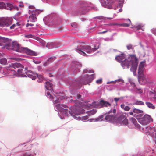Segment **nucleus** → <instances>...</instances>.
Returning <instances> with one entry per match:
<instances>
[{"instance_id": "f257e3e1", "label": "nucleus", "mask_w": 156, "mask_h": 156, "mask_svg": "<svg viewBox=\"0 0 156 156\" xmlns=\"http://www.w3.org/2000/svg\"><path fill=\"white\" fill-rule=\"evenodd\" d=\"M125 55L121 54L115 57V59L118 62H121L122 67H126L131 68H137L138 63V60L135 54H130L127 58L125 59Z\"/></svg>"}, {"instance_id": "f03ea898", "label": "nucleus", "mask_w": 156, "mask_h": 156, "mask_svg": "<svg viewBox=\"0 0 156 156\" xmlns=\"http://www.w3.org/2000/svg\"><path fill=\"white\" fill-rule=\"evenodd\" d=\"M7 44L6 43V45H0L2 48H6L8 49H11L21 53H26L27 54L33 56H36L37 53L35 52L30 50L27 48L21 47L20 45L16 42H13L11 44V41L9 39Z\"/></svg>"}, {"instance_id": "7ed1b4c3", "label": "nucleus", "mask_w": 156, "mask_h": 156, "mask_svg": "<svg viewBox=\"0 0 156 156\" xmlns=\"http://www.w3.org/2000/svg\"><path fill=\"white\" fill-rule=\"evenodd\" d=\"M97 49L98 48H96L91 49V47L88 45H81L77 50L81 51V54L83 56H86V53L90 54L94 51Z\"/></svg>"}, {"instance_id": "20e7f679", "label": "nucleus", "mask_w": 156, "mask_h": 156, "mask_svg": "<svg viewBox=\"0 0 156 156\" xmlns=\"http://www.w3.org/2000/svg\"><path fill=\"white\" fill-rule=\"evenodd\" d=\"M85 110L82 109V108H80L79 110H76L75 111L73 112V114L71 113L70 111H69L67 109H63L62 112H61L65 114V115L68 116H69V115L72 116L73 117L75 116L74 115H80V114H82L84 112Z\"/></svg>"}, {"instance_id": "39448f33", "label": "nucleus", "mask_w": 156, "mask_h": 156, "mask_svg": "<svg viewBox=\"0 0 156 156\" xmlns=\"http://www.w3.org/2000/svg\"><path fill=\"white\" fill-rule=\"evenodd\" d=\"M137 118L139 119V122L143 125H146L153 121V119L151 116L148 115H145L141 118L138 117Z\"/></svg>"}, {"instance_id": "423d86ee", "label": "nucleus", "mask_w": 156, "mask_h": 156, "mask_svg": "<svg viewBox=\"0 0 156 156\" xmlns=\"http://www.w3.org/2000/svg\"><path fill=\"white\" fill-rule=\"evenodd\" d=\"M12 19L9 18H0V26H8L12 23Z\"/></svg>"}, {"instance_id": "0eeeda50", "label": "nucleus", "mask_w": 156, "mask_h": 156, "mask_svg": "<svg viewBox=\"0 0 156 156\" xmlns=\"http://www.w3.org/2000/svg\"><path fill=\"white\" fill-rule=\"evenodd\" d=\"M29 9V13L30 15L33 16H37L41 12V10L35 9L34 7L33 6H30Z\"/></svg>"}, {"instance_id": "6e6552de", "label": "nucleus", "mask_w": 156, "mask_h": 156, "mask_svg": "<svg viewBox=\"0 0 156 156\" xmlns=\"http://www.w3.org/2000/svg\"><path fill=\"white\" fill-rule=\"evenodd\" d=\"M138 80L140 83L141 84L146 83L148 81V80L144 75L138 77Z\"/></svg>"}, {"instance_id": "1a4fd4ad", "label": "nucleus", "mask_w": 156, "mask_h": 156, "mask_svg": "<svg viewBox=\"0 0 156 156\" xmlns=\"http://www.w3.org/2000/svg\"><path fill=\"white\" fill-rule=\"evenodd\" d=\"M115 117L114 115H107L105 118V120L108 122H113L115 119Z\"/></svg>"}, {"instance_id": "9d476101", "label": "nucleus", "mask_w": 156, "mask_h": 156, "mask_svg": "<svg viewBox=\"0 0 156 156\" xmlns=\"http://www.w3.org/2000/svg\"><path fill=\"white\" fill-rule=\"evenodd\" d=\"M67 107V106L65 105L60 104H58L55 105V108L58 110L60 112H62L63 108H66Z\"/></svg>"}, {"instance_id": "9b49d317", "label": "nucleus", "mask_w": 156, "mask_h": 156, "mask_svg": "<svg viewBox=\"0 0 156 156\" xmlns=\"http://www.w3.org/2000/svg\"><path fill=\"white\" fill-rule=\"evenodd\" d=\"M25 72H23V73H26L25 76L29 77H32L34 73L30 70H28V69H24Z\"/></svg>"}, {"instance_id": "f8f14e48", "label": "nucleus", "mask_w": 156, "mask_h": 156, "mask_svg": "<svg viewBox=\"0 0 156 156\" xmlns=\"http://www.w3.org/2000/svg\"><path fill=\"white\" fill-rule=\"evenodd\" d=\"M127 20L128 21L129 23H124L122 24H118L114 23L112 25H119V26H122L123 27H128L130 25V24L131 23V21L129 19H128Z\"/></svg>"}, {"instance_id": "ddd939ff", "label": "nucleus", "mask_w": 156, "mask_h": 156, "mask_svg": "<svg viewBox=\"0 0 156 156\" xmlns=\"http://www.w3.org/2000/svg\"><path fill=\"white\" fill-rule=\"evenodd\" d=\"M56 59L55 57H51L49 58L48 59L44 64V66H47L50 63L52 62Z\"/></svg>"}, {"instance_id": "4468645a", "label": "nucleus", "mask_w": 156, "mask_h": 156, "mask_svg": "<svg viewBox=\"0 0 156 156\" xmlns=\"http://www.w3.org/2000/svg\"><path fill=\"white\" fill-rule=\"evenodd\" d=\"M100 104L102 106H104L106 107H108V106H110L111 105L110 103L104 100H101L100 101Z\"/></svg>"}, {"instance_id": "2eb2a0df", "label": "nucleus", "mask_w": 156, "mask_h": 156, "mask_svg": "<svg viewBox=\"0 0 156 156\" xmlns=\"http://www.w3.org/2000/svg\"><path fill=\"white\" fill-rule=\"evenodd\" d=\"M121 108L125 111H129L131 108L128 106H126L124 104H122L120 105Z\"/></svg>"}, {"instance_id": "dca6fc26", "label": "nucleus", "mask_w": 156, "mask_h": 156, "mask_svg": "<svg viewBox=\"0 0 156 156\" xmlns=\"http://www.w3.org/2000/svg\"><path fill=\"white\" fill-rule=\"evenodd\" d=\"M52 83L49 82H46L45 87L48 90H51L52 88Z\"/></svg>"}, {"instance_id": "f3484780", "label": "nucleus", "mask_w": 156, "mask_h": 156, "mask_svg": "<svg viewBox=\"0 0 156 156\" xmlns=\"http://www.w3.org/2000/svg\"><path fill=\"white\" fill-rule=\"evenodd\" d=\"M130 121L131 122H132L135 126L137 127H138L139 126V125L137 122V121L136 119L133 118L132 117L130 119Z\"/></svg>"}, {"instance_id": "a211bd4d", "label": "nucleus", "mask_w": 156, "mask_h": 156, "mask_svg": "<svg viewBox=\"0 0 156 156\" xmlns=\"http://www.w3.org/2000/svg\"><path fill=\"white\" fill-rule=\"evenodd\" d=\"M2 71H7L8 72H9L8 73V74L11 73L12 74H13V75L16 74V72H15L14 70H11V69H2Z\"/></svg>"}, {"instance_id": "6ab92c4d", "label": "nucleus", "mask_w": 156, "mask_h": 156, "mask_svg": "<svg viewBox=\"0 0 156 156\" xmlns=\"http://www.w3.org/2000/svg\"><path fill=\"white\" fill-rule=\"evenodd\" d=\"M13 67L14 68H23L24 67L23 65L20 63H16L13 64Z\"/></svg>"}, {"instance_id": "aec40b11", "label": "nucleus", "mask_w": 156, "mask_h": 156, "mask_svg": "<svg viewBox=\"0 0 156 156\" xmlns=\"http://www.w3.org/2000/svg\"><path fill=\"white\" fill-rule=\"evenodd\" d=\"M29 20L31 22H35L37 21L36 16L30 15L29 17Z\"/></svg>"}, {"instance_id": "412c9836", "label": "nucleus", "mask_w": 156, "mask_h": 156, "mask_svg": "<svg viewBox=\"0 0 156 156\" xmlns=\"http://www.w3.org/2000/svg\"><path fill=\"white\" fill-rule=\"evenodd\" d=\"M96 112V110L93 109L92 110H90L88 111L87 112V113L88 115L89 116H90L91 115H93L95 114Z\"/></svg>"}, {"instance_id": "4be33fe9", "label": "nucleus", "mask_w": 156, "mask_h": 156, "mask_svg": "<svg viewBox=\"0 0 156 156\" xmlns=\"http://www.w3.org/2000/svg\"><path fill=\"white\" fill-rule=\"evenodd\" d=\"M146 104L147 106L149 108L152 109H154L155 108V107L153 105L149 102H146Z\"/></svg>"}, {"instance_id": "5701e85b", "label": "nucleus", "mask_w": 156, "mask_h": 156, "mask_svg": "<svg viewBox=\"0 0 156 156\" xmlns=\"http://www.w3.org/2000/svg\"><path fill=\"white\" fill-rule=\"evenodd\" d=\"M133 105H144V103L140 101H137L134 103H133Z\"/></svg>"}, {"instance_id": "b1692460", "label": "nucleus", "mask_w": 156, "mask_h": 156, "mask_svg": "<svg viewBox=\"0 0 156 156\" xmlns=\"http://www.w3.org/2000/svg\"><path fill=\"white\" fill-rule=\"evenodd\" d=\"M133 112L134 113H136L137 114L142 113H143V111L142 110L134 108L133 110Z\"/></svg>"}, {"instance_id": "393cba45", "label": "nucleus", "mask_w": 156, "mask_h": 156, "mask_svg": "<svg viewBox=\"0 0 156 156\" xmlns=\"http://www.w3.org/2000/svg\"><path fill=\"white\" fill-rule=\"evenodd\" d=\"M138 77L144 75L143 69H138Z\"/></svg>"}, {"instance_id": "a878e982", "label": "nucleus", "mask_w": 156, "mask_h": 156, "mask_svg": "<svg viewBox=\"0 0 156 156\" xmlns=\"http://www.w3.org/2000/svg\"><path fill=\"white\" fill-rule=\"evenodd\" d=\"M0 63L3 65H5L7 63L6 59L3 58L0 59Z\"/></svg>"}, {"instance_id": "bb28decb", "label": "nucleus", "mask_w": 156, "mask_h": 156, "mask_svg": "<svg viewBox=\"0 0 156 156\" xmlns=\"http://www.w3.org/2000/svg\"><path fill=\"white\" fill-rule=\"evenodd\" d=\"M75 67L76 68H78L82 67V65L80 63L78 62H76L74 63Z\"/></svg>"}, {"instance_id": "cd10ccee", "label": "nucleus", "mask_w": 156, "mask_h": 156, "mask_svg": "<svg viewBox=\"0 0 156 156\" xmlns=\"http://www.w3.org/2000/svg\"><path fill=\"white\" fill-rule=\"evenodd\" d=\"M17 72L19 74H21L23 76H25L26 73H23V72H25L24 69H19L17 70Z\"/></svg>"}, {"instance_id": "c85d7f7f", "label": "nucleus", "mask_w": 156, "mask_h": 156, "mask_svg": "<svg viewBox=\"0 0 156 156\" xmlns=\"http://www.w3.org/2000/svg\"><path fill=\"white\" fill-rule=\"evenodd\" d=\"M125 118H126L123 114H121L119 118V120L121 121L124 119Z\"/></svg>"}, {"instance_id": "c756f323", "label": "nucleus", "mask_w": 156, "mask_h": 156, "mask_svg": "<svg viewBox=\"0 0 156 156\" xmlns=\"http://www.w3.org/2000/svg\"><path fill=\"white\" fill-rule=\"evenodd\" d=\"M145 63V62L144 61L141 62L139 64V68H143L144 67Z\"/></svg>"}, {"instance_id": "7c9ffc66", "label": "nucleus", "mask_w": 156, "mask_h": 156, "mask_svg": "<svg viewBox=\"0 0 156 156\" xmlns=\"http://www.w3.org/2000/svg\"><path fill=\"white\" fill-rule=\"evenodd\" d=\"M5 7V4L2 2H0V9H3Z\"/></svg>"}, {"instance_id": "2f4dec72", "label": "nucleus", "mask_w": 156, "mask_h": 156, "mask_svg": "<svg viewBox=\"0 0 156 156\" xmlns=\"http://www.w3.org/2000/svg\"><path fill=\"white\" fill-rule=\"evenodd\" d=\"M121 121L122 122V124L124 125H126L128 123V120L126 118H125L123 120Z\"/></svg>"}, {"instance_id": "473e14b6", "label": "nucleus", "mask_w": 156, "mask_h": 156, "mask_svg": "<svg viewBox=\"0 0 156 156\" xmlns=\"http://www.w3.org/2000/svg\"><path fill=\"white\" fill-rule=\"evenodd\" d=\"M135 90L137 93L139 94L142 93L143 91V90L141 88H136Z\"/></svg>"}, {"instance_id": "72a5a7b5", "label": "nucleus", "mask_w": 156, "mask_h": 156, "mask_svg": "<svg viewBox=\"0 0 156 156\" xmlns=\"http://www.w3.org/2000/svg\"><path fill=\"white\" fill-rule=\"evenodd\" d=\"M104 118V116L103 115L100 116L99 117L96 119V120L97 121H102Z\"/></svg>"}, {"instance_id": "f704fd0d", "label": "nucleus", "mask_w": 156, "mask_h": 156, "mask_svg": "<svg viewBox=\"0 0 156 156\" xmlns=\"http://www.w3.org/2000/svg\"><path fill=\"white\" fill-rule=\"evenodd\" d=\"M38 78L40 80L39 82H41V81L44 79L43 77L41 75H37Z\"/></svg>"}, {"instance_id": "c9c22d12", "label": "nucleus", "mask_w": 156, "mask_h": 156, "mask_svg": "<svg viewBox=\"0 0 156 156\" xmlns=\"http://www.w3.org/2000/svg\"><path fill=\"white\" fill-rule=\"evenodd\" d=\"M126 47L128 50L133 49V48L132 44H129L126 46Z\"/></svg>"}, {"instance_id": "e433bc0d", "label": "nucleus", "mask_w": 156, "mask_h": 156, "mask_svg": "<svg viewBox=\"0 0 156 156\" xmlns=\"http://www.w3.org/2000/svg\"><path fill=\"white\" fill-rule=\"evenodd\" d=\"M136 69H130L131 71L133 72L134 75H136Z\"/></svg>"}, {"instance_id": "4c0bfd02", "label": "nucleus", "mask_w": 156, "mask_h": 156, "mask_svg": "<svg viewBox=\"0 0 156 156\" xmlns=\"http://www.w3.org/2000/svg\"><path fill=\"white\" fill-rule=\"evenodd\" d=\"M151 96L152 98L156 99V93H151Z\"/></svg>"}, {"instance_id": "58836bf2", "label": "nucleus", "mask_w": 156, "mask_h": 156, "mask_svg": "<svg viewBox=\"0 0 156 156\" xmlns=\"http://www.w3.org/2000/svg\"><path fill=\"white\" fill-rule=\"evenodd\" d=\"M102 82V80L101 79H99L96 81V83L98 84L101 83Z\"/></svg>"}, {"instance_id": "ea45409f", "label": "nucleus", "mask_w": 156, "mask_h": 156, "mask_svg": "<svg viewBox=\"0 0 156 156\" xmlns=\"http://www.w3.org/2000/svg\"><path fill=\"white\" fill-rule=\"evenodd\" d=\"M25 37L27 38H33V35L31 34H29L26 35L25 36Z\"/></svg>"}, {"instance_id": "a19ab883", "label": "nucleus", "mask_w": 156, "mask_h": 156, "mask_svg": "<svg viewBox=\"0 0 156 156\" xmlns=\"http://www.w3.org/2000/svg\"><path fill=\"white\" fill-rule=\"evenodd\" d=\"M142 27V26H141V25H138V26H137V27H136V28H137V29L138 30H139V29H141V28Z\"/></svg>"}, {"instance_id": "79ce46f5", "label": "nucleus", "mask_w": 156, "mask_h": 156, "mask_svg": "<svg viewBox=\"0 0 156 156\" xmlns=\"http://www.w3.org/2000/svg\"><path fill=\"white\" fill-rule=\"evenodd\" d=\"M120 99L119 98H114V100L116 102H117Z\"/></svg>"}, {"instance_id": "37998d69", "label": "nucleus", "mask_w": 156, "mask_h": 156, "mask_svg": "<svg viewBox=\"0 0 156 156\" xmlns=\"http://www.w3.org/2000/svg\"><path fill=\"white\" fill-rule=\"evenodd\" d=\"M88 118V116H86L84 117H83V120H86Z\"/></svg>"}, {"instance_id": "c03bdc74", "label": "nucleus", "mask_w": 156, "mask_h": 156, "mask_svg": "<svg viewBox=\"0 0 156 156\" xmlns=\"http://www.w3.org/2000/svg\"><path fill=\"white\" fill-rule=\"evenodd\" d=\"M16 26L15 24H13L12 25L10 26V28L11 29H14L15 27Z\"/></svg>"}, {"instance_id": "a18cd8bd", "label": "nucleus", "mask_w": 156, "mask_h": 156, "mask_svg": "<svg viewBox=\"0 0 156 156\" xmlns=\"http://www.w3.org/2000/svg\"><path fill=\"white\" fill-rule=\"evenodd\" d=\"M34 63H35L36 64H39L41 63V62L40 61H34Z\"/></svg>"}, {"instance_id": "49530a36", "label": "nucleus", "mask_w": 156, "mask_h": 156, "mask_svg": "<svg viewBox=\"0 0 156 156\" xmlns=\"http://www.w3.org/2000/svg\"><path fill=\"white\" fill-rule=\"evenodd\" d=\"M87 11L86 10H82L81 11V12L82 14H85V13H86L87 12Z\"/></svg>"}, {"instance_id": "de8ad7c7", "label": "nucleus", "mask_w": 156, "mask_h": 156, "mask_svg": "<svg viewBox=\"0 0 156 156\" xmlns=\"http://www.w3.org/2000/svg\"><path fill=\"white\" fill-rule=\"evenodd\" d=\"M48 98L51 99H53V96L50 94V95H49L48 96Z\"/></svg>"}, {"instance_id": "09e8293b", "label": "nucleus", "mask_w": 156, "mask_h": 156, "mask_svg": "<svg viewBox=\"0 0 156 156\" xmlns=\"http://www.w3.org/2000/svg\"><path fill=\"white\" fill-rule=\"evenodd\" d=\"M30 154H29L25 153L24 154V156H30Z\"/></svg>"}, {"instance_id": "8fccbe9b", "label": "nucleus", "mask_w": 156, "mask_h": 156, "mask_svg": "<svg viewBox=\"0 0 156 156\" xmlns=\"http://www.w3.org/2000/svg\"><path fill=\"white\" fill-rule=\"evenodd\" d=\"M107 31H107V30L105 31H103V32H101L99 33V34H104V33L107 32Z\"/></svg>"}, {"instance_id": "3c124183", "label": "nucleus", "mask_w": 156, "mask_h": 156, "mask_svg": "<svg viewBox=\"0 0 156 156\" xmlns=\"http://www.w3.org/2000/svg\"><path fill=\"white\" fill-rule=\"evenodd\" d=\"M133 112H130L129 113V114H130V115H133V116H134V115H133Z\"/></svg>"}, {"instance_id": "603ef678", "label": "nucleus", "mask_w": 156, "mask_h": 156, "mask_svg": "<svg viewBox=\"0 0 156 156\" xmlns=\"http://www.w3.org/2000/svg\"><path fill=\"white\" fill-rule=\"evenodd\" d=\"M81 96L80 94H78L77 96V98L78 99H80V98Z\"/></svg>"}, {"instance_id": "864d4df0", "label": "nucleus", "mask_w": 156, "mask_h": 156, "mask_svg": "<svg viewBox=\"0 0 156 156\" xmlns=\"http://www.w3.org/2000/svg\"><path fill=\"white\" fill-rule=\"evenodd\" d=\"M4 54L0 53V58L2 57H3Z\"/></svg>"}, {"instance_id": "5fc2aeb1", "label": "nucleus", "mask_w": 156, "mask_h": 156, "mask_svg": "<svg viewBox=\"0 0 156 156\" xmlns=\"http://www.w3.org/2000/svg\"><path fill=\"white\" fill-rule=\"evenodd\" d=\"M113 19V17H108V18H105V20L106 19H107V20H112Z\"/></svg>"}, {"instance_id": "6e6d98bb", "label": "nucleus", "mask_w": 156, "mask_h": 156, "mask_svg": "<svg viewBox=\"0 0 156 156\" xmlns=\"http://www.w3.org/2000/svg\"><path fill=\"white\" fill-rule=\"evenodd\" d=\"M131 84L132 86L133 87H134L135 86V83H134L133 82H131Z\"/></svg>"}, {"instance_id": "4d7b16f0", "label": "nucleus", "mask_w": 156, "mask_h": 156, "mask_svg": "<svg viewBox=\"0 0 156 156\" xmlns=\"http://www.w3.org/2000/svg\"><path fill=\"white\" fill-rule=\"evenodd\" d=\"M50 94H51L49 92H47V96H48Z\"/></svg>"}, {"instance_id": "13d9d810", "label": "nucleus", "mask_w": 156, "mask_h": 156, "mask_svg": "<svg viewBox=\"0 0 156 156\" xmlns=\"http://www.w3.org/2000/svg\"><path fill=\"white\" fill-rule=\"evenodd\" d=\"M59 101L56 100L55 101V103H59Z\"/></svg>"}, {"instance_id": "bf43d9fd", "label": "nucleus", "mask_w": 156, "mask_h": 156, "mask_svg": "<svg viewBox=\"0 0 156 156\" xmlns=\"http://www.w3.org/2000/svg\"><path fill=\"white\" fill-rule=\"evenodd\" d=\"M116 112V110L115 109H114L113 110V112L115 113Z\"/></svg>"}, {"instance_id": "052dcab7", "label": "nucleus", "mask_w": 156, "mask_h": 156, "mask_svg": "<svg viewBox=\"0 0 156 156\" xmlns=\"http://www.w3.org/2000/svg\"><path fill=\"white\" fill-rule=\"evenodd\" d=\"M30 24L28 23L26 25V27H28L29 26H30Z\"/></svg>"}, {"instance_id": "680f3d73", "label": "nucleus", "mask_w": 156, "mask_h": 156, "mask_svg": "<svg viewBox=\"0 0 156 156\" xmlns=\"http://www.w3.org/2000/svg\"><path fill=\"white\" fill-rule=\"evenodd\" d=\"M153 129H154V131L156 132V127H155Z\"/></svg>"}, {"instance_id": "e2e57ef3", "label": "nucleus", "mask_w": 156, "mask_h": 156, "mask_svg": "<svg viewBox=\"0 0 156 156\" xmlns=\"http://www.w3.org/2000/svg\"><path fill=\"white\" fill-rule=\"evenodd\" d=\"M87 69H85L83 70V72H84V73H87Z\"/></svg>"}, {"instance_id": "0e129e2a", "label": "nucleus", "mask_w": 156, "mask_h": 156, "mask_svg": "<svg viewBox=\"0 0 156 156\" xmlns=\"http://www.w3.org/2000/svg\"><path fill=\"white\" fill-rule=\"evenodd\" d=\"M34 25V24H30V26H32Z\"/></svg>"}, {"instance_id": "69168bd1", "label": "nucleus", "mask_w": 156, "mask_h": 156, "mask_svg": "<svg viewBox=\"0 0 156 156\" xmlns=\"http://www.w3.org/2000/svg\"><path fill=\"white\" fill-rule=\"evenodd\" d=\"M90 71V72H89V73H92V72H94L93 71V70H91Z\"/></svg>"}, {"instance_id": "338daca9", "label": "nucleus", "mask_w": 156, "mask_h": 156, "mask_svg": "<svg viewBox=\"0 0 156 156\" xmlns=\"http://www.w3.org/2000/svg\"><path fill=\"white\" fill-rule=\"evenodd\" d=\"M2 73L4 74V75L6 74H7L6 73H4V72Z\"/></svg>"}, {"instance_id": "774afa93", "label": "nucleus", "mask_w": 156, "mask_h": 156, "mask_svg": "<svg viewBox=\"0 0 156 156\" xmlns=\"http://www.w3.org/2000/svg\"><path fill=\"white\" fill-rule=\"evenodd\" d=\"M12 59H18V58H12ZM16 60H17V59H16Z\"/></svg>"}]
</instances>
